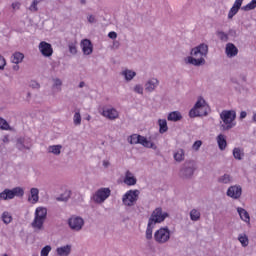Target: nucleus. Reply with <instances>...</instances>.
I'll list each match as a JSON object with an SVG mask.
<instances>
[{
	"label": "nucleus",
	"mask_w": 256,
	"mask_h": 256,
	"mask_svg": "<svg viewBox=\"0 0 256 256\" xmlns=\"http://www.w3.org/2000/svg\"><path fill=\"white\" fill-rule=\"evenodd\" d=\"M13 71H19V65H17V64L14 65V66H13Z\"/></svg>",
	"instance_id": "nucleus-61"
},
{
	"label": "nucleus",
	"mask_w": 256,
	"mask_h": 256,
	"mask_svg": "<svg viewBox=\"0 0 256 256\" xmlns=\"http://www.w3.org/2000/svg\"><path fill=\"white\" fill-rule=\"evenodd\" d=\"M32 89H41V84H39L37 81L32 80L29 85Z\"/></svg>",
	"instance_id": "nucleus-49"
},
{
	"label": "nucleus",
	"mask_w": 256,
	"mask_h": 256,
	"mask_svg": "<svg viewBox=\"0 0 256 256\" xmlns=\"http://www.w3.org/2000/svg\"><path fill=\"white\" fill-rule=\"evenodd\" d=\"M88 23H97V19L94 15H88L87 17Z\"/></svg>",
	"instance_id": "nucleus-52"
},
{
	"label": "nucleus",
	"mask_w": 256,
	"mask_h": 256,
	"mask_svg": "<svg viewBox=\"0 0 256 256\" xmlns=\"http://www.w3.org/2000/svg\"><path fill=\"white\" fill-rule=\"evenodd\" d=\"M108 37L110 39H117V32H109Z\"/></svg>",
	"instance_id": "nucleus-55"
},
{
	"label": "nucleus",
	"mask_w": 256,
	"mask_h": 256,
	"mask_svg": "<svg viewBox=\"0 0 256 256\" xmlns=\"http://www.w3.org/2000/svg\"><path fill=\"white\" fill-rule=\"evenodd\" d=\"M233 157L237 161H242L243 157H245V151L243 148L236 147L233 149Z\"/></svg>",
	"instance_id": "nucleus-26"
},
{
	"label": "nucleus",
	"mask_w": 256,
	"mask_h": 256,
	"mask_svg": "<svg viewBox=\"0 0 256 256\" xmlns=\"http://www.w3.org/2000/svg\"><path fill=\"white\" fill-rule=\"evenodd\" d=\"M47 219V208L38 207L35 211L34 220L31 222V227L34 233L45 231V220Z\"/></svg>",
	"instance_id": "nucleus-2"
},
{
	"label": "nucleus",
	"mask_w": 256,
	"mask_h": 256,
	"mask_svg": "<svg viewBox=\"0 0 256 256\" xmlns=\"http://www.w3.org/2000/svg\"><path fill=\"white\" fill-rule=\"evenodd\" d=\"M146 140H147V138L145 136L140 135L138 145H144Z\"/></svg>",
	"instance_id": "nucleus-54"
},
{
	"label": "nucleus",
	"mask_w": 256,
	"mask_h": 256,
	"mask_svg": "<svg viewBox=\"0 0 256 256\" xmlns=\"http://www.w3.org/2000/svg\"><path fill=\"white\" fill-rule=\"evenodd\" d=\"M56 253H57V255H60V256L70 255L71 254V245H66V246L57 248Z\"/></svg>",
	"instance_id": "nucleus-27"
},
{
	"label": "nucleus",
	"mask_w": 256,
	"mask_h": 256,
	"mask_svg": "<svg viewBox=\"0 0 256 256\" xmlns=\"http://www.w3.org/2000/svg\"><path fill=\"white\" fill-rule=\"evenodd\" d=\"M103 117L106 119H110V121H115V119H119V112L115 108H106L102 111Z\"/></svg>",
	"instance_id": "nucleus-15"
},
{
	"label": "nucleus",
	"mask_w": 256,
	"mask_h": 256,
	"mask_svg": "<svg viewBox=\"0 0 256 256\" xmlns=\"http://www.w3.org/2000/svg\"><path fill=\"white\" fill-rule=\"evenodd\" d=\"M209 53V45L202 43L198 46L194 47L190 51V55L185 58L186 65H193L194 67H203L207 61L205 57H207Z\"/></svg>",
	"instance_id": "nucleus-1"
},
{
	"label": "nucleus",
	"mask_w": 256,
	"mask_h": 256,
	"mask_svg": "<svg viewBox=\"0 0 256 256\" xmlns=\"http://www.w3.org/2000/svg\"><path fill=\"white\" fill-rule=\"evenodd\" d=\"M197 171V163L194 160H187L180 169L179 176L181 179H191Z\"/></svg>",
	"instance_id": "nucleus-5"
},
{
	"label": "nucleus",
	"mask_w": 256,
	"mask_h": 256,
	"mask_svg": "<svg viewBox=\"0 0 256 256\" xmlns=\"http://www.w3.org/2000/svg\"><path fill=\"white\" fill-rule=\"evenodd\" d=\"M201 145H203L201 140L195 141L192 145V149H194V151H199V149H201Z\"/></svg>",
	"instance_id": "nucleus-47"
},
{
	"label": "nucleus",
	"mask_w": 256,
	"mask_h": 256,
	"mask_svg": "<svg viewBox=\"0 0 256 256\" xmlns=\"http://www.w3.org/2000/svg\"><path fill=\"white\" fill-rule=\"evenodd\" d=\"M174 160L177 163H181L182 161H185V150L183 149H178L175 153H174Z\"/></svg>",
	"instance_id": "nucleus-31"
},
{
	"label": "nucleus",
	"mask_w": 256,
	"mask_h": 256,
	"mask_svg": "<svg viewBox=\"0 0 256 256\" xmlns=\"http://www.w3.org/2000/svg\"><path fill=\"white\" fill-rule=\"evenodd\" d=\"M121 47V43L119 41H114L112 45V49H119Z\"/></svg>",
	"instance_id": "nucleus-56"
},
{
	"label": "nucleus",
	"mask_w": 256,
	"mask_h": 256,
	"mask_svg": "<svg viewBox=\"0 0 256 256\" xmlns=\"http://www.w3.org/2000/svg\"><path fill=\"white\" fill-rule=\"evenodd\" d=\"M124 183L126 185H137V178H135L133 176V173H131V171H127L126 172V176H125V179H124Z\"/></svg>",
	"instance_id": "nucleus-23"
},
{
	"label": "nucleus",
	"mask_w": 256,
	"mask_h": 256,
	"mask_svg": "<svg viewBox=\"0 0 256 256\" xmlns=\"http://www.w3.org/2000/svg\"><path fill=\"white\" fill-rule=\"evenodd\" d=\"M25 190L21 187H15L11 189H5L0 193V201H8L9 199H15V197H23Z\"/></svg>",
	"instance_id": "nucleus-7"
},
{
	"label": "nucleus",
	"mask_w": 256,
	"mask_h": 256,
	"mask_svg": "<svg viewBox=\"0 0 256 256\" xmlns=\"http://www.w3.org/2000/svg\"><path fill=\"white\" fill-rule=\"evenodd\" d=\"M153 229H155V224L148 221L147 229H146V239H153Z\"/></svg>",
	"instance_id": "nucleus-33"
},
{
	"label": "nucleus",
	"mask_w": 256,
	"mask_h": 256,
	"mask_svg": "<svg viewBox=\"0 0 256 256\" xmlns=\"http://www.w3.org/2000/svg\"><path fill=\"white\" fill-rule=\"evenodd\" d=\"M81 5H87V0H80Z\"/></svg>",
	"instance_id": "nucleus-63"
},
{
	"label": "nucleus",
	"mask_w": 256,
	"mask_h": 256,
	"mask_svg": "<svg viewBox=\"0 0 256 256\" xmlns=\"http://www.w3.org/2000/svg\"><path fill=\"white\" fill-rule=\"evenodd\" d=\"M239 13V8H235V6H232V8L228 12V19H233L234 16Z\"/></svg>",
	"instance_id": "nucleus-43"
},
{
	"label": "nucleus",
	"mask_w": 256,
	"mask_h": 256,
	"mask_svg": "<svg viewBox=\"0 0 256 256\" xmlns=\"http://www.w3.org/2000/svg\"><path fill=\"white\" fill-rule=\"evenodd\" d=\"M56 201H67V198H63V196H59L56 198Z\"/></svg>",
	"instance_id": "nucleus-58"
},
{
	"label": "nucleus",
	"mask_w": 256,
	"mask_h": 256,
	"mask_svg": "<svg viewBox=\"0 0 256 256\" xmlns=\"http://www.w3.org/2000/svg\"><path fill=\"white\" fill-rule=\"evenodd\" d=\"M158 86L159 80L157 78H151L145 84V91H147V93H153Z\"/></svg>",
	"instance_id": "nucleus-17"
},
{
	"label": "nucleus",
	"mask_w": 256,
	"mask_h": 256,
	"mask_svg": "<svg viewBox=\"0 0 256 256\" xmlns=\"http://www.w3.org/2000/svg\"><path fill=\"white\" fill-rule=\"evenodd\" d=\"M243 5V0H235L233 7H235L236 9H241V6Z\"/></svg>",
	"instance_id": "nucleus-51"
},
{
	"label": "nucleus",
	"mask_w": 256,
	"mask_h": 256,
	"mask_svg": "<svg viewBox=\"0 0 256 256\" xmlns=\"http://www.w3.org/2000/svg\"><path fill=\"white\" fill-rule=\"evenodd\" d=\"M190 219L191 221H199L201 219V212L197 209H192L190 211Z\"/></svg>",
	"instance_id": "nucleus-35"
},
{
	"label": "nucleus",
	"mask_w": 256,
	"mask_h": 256,
	"mask_svg": "<svg viewBox=\"0 0 256 256\" xmlns=\"http://www.w3.org/2000/svg\"><path fill=\"white\" fill-rule=\"evenodd\" d=\"M111 165V163H109V161H103V166L105 167V168H107V167H109Z\"/></svg>",
	"instance_id": "nucleus-60"
},
{
	"label": "nucleus",
	"mask_w": 256,
	"mask_h": 256,
	"mask_svg": "<svg viewBox=\"0 0 256 256\" xmlns=\"http://www.w3.org/2000/svg\"><path fill=\"white\" fill-rule=\"evenodd\" d=\"M167 119H168V121L177 122V121H181V119H183V115H181V112H179V111H173L168 114Z\"/></svg>",
	"instance_id": "nucleus-28"
},
{
	"label": "nucleus",
	"mask_w": 256,
	"mask_h": 256,
	"mask_svg": "<svg viewBox=\"0 0 256 256\" xmlns=\"http://www.w3.org/2000/svg\"><path fill=\"white\" fill-rule=\"evenodd\" d=\"M79 87H80V89H83V87H85V82H80Z\"/></svg>",
	"instance_id": "nucleus-62"
},
{
	"label": "nucleus",
	"mask_w": 256,
	"mask_h": 256,
	"mask_svg": "<svg viewBox=\"0 0 256 256\" xmlns=\"http://www.w3.org/2000/svg\"><path fill=\"white\" fill-rule=\"evenodd\" d=\"M141 192L139 190H129L123 195L122 202L127 207H133L135 203H137V200L139 199V194Z\"/></svg>",
	"instance_id": "nucleus-11"
},
{
	"label": "nucleus",
	"mask_w": 256,
	"mask_h": 256,
	"mask_svg": "<svg viewBox=\"0 0 256 256\" xmlns=\"http://www.w3.org/2000/svg\"><path fill=\"white\" fill-rule=\"evenodd\" d=\"M23 59H25V55L21 52H15L11 56V62L14 63L15 65H19V63H22Z\"/></svg>",
	"instance_id": "nucleus-25"
},
{
	"label": "nucleus",
	"mask_w": 256,
	"mask_h": 256,
	"mask_svg": "<svg viewBox=\"0 0 256 256\" xmlns=\"http://www.w3.org/2000/svg\"><path fill=\"white\" fill-rule=\"evenodd\" d=\"M52 81H53L52 91L54 93L61 92V87L63 86V81H61V79H59V78H53Z\"/></svg>",
	"instance_id": "nucleus-29"
},
{
	"label": "nucleus",
	"mask_w": 256,
	"mask_h": 256,
	"mask_svg": "<svg viewBox=\"0 0 256 256\" xmlns=\"http://www.w3.org/2000/svg\"><path fill=\"white\" fill-rule=\"evenodd\" d=\"M73 121H74V125H81V113L80 112H76L74 114Z\"/></svg>",
	"instance_id": "nucleus-45"
},
{
	"label": "nucleus",
	"mask_w": 256,
	"mask_h": 256,
	"mask_svg": "<svg viewBox=\"0 0 256 256\" xmlns=\"http://www.w3.org/2000/svg\"><path fill=\"white\" fill-rule=\"evenodd\" d=\"M141 135L139 134H132L128 136L127 141L130 145H139V138Z\"/></svg>",
	"instance_id": "nucleus-34"
},
{
	"label": "nucleus",
	"mask_w": 256,
	"mask_h": 256,
	"mask_svg": "<svg viewBox=\"0 0 256 256\" xmlns=\"http://www.w3.org/2000/svg\"><path fill=\"white\" fill-rule=\"evenodd\" d=\"M142 147H146V149H154L157 150V145H155V143L146 140V142H144V144L142 145Z\"/></svg>",
	"instance_id": "nucleus-44"
},
{
	"label": "nucleus",
	"mask_w": 256,
	"mask_h": 256,
	"mask_svg": "<svg viewBox=\"0 0 256 256\" xmlns=\"http://www.w3.org/2000/svg\"><path fill=\"white\" fill-rule=\"evenodd\" d=\"M226 195L227 197H231V199H241V195H243V188L239 185L230 186Z\"/></svg>",
	"instance_id": "nucleus-13"
},
{
	"label": "nucleus",
	"mask_w": 256,
	"mask_h": 256,
	"mask_svg": "<svg viewBox=\"0 0 256 256\" xmlns=\"http://www.w3.org/2000/svg\"><path fill=\"white\" fill-rule=\"evenodd\" d=\"M209 106H207V102L203 97H198L197 102L195 103L194 107L190 110L189 116L191 118L194 117H207L209 112L207 111Z\"/></svg>",
	"instance_id": "nucleus-4"
},
{
	"label": "nucleus",
	"mask_w": 256,
	"mask_h": 256,
	"mask_svg": "<svg viewBox=\"0 0 256 256\" xmlns=\"http://www.w3.org/2000/svg\"><path fill=\"white\" fill-rule=\"evenodd\" d=\"M238 241L241 243L242 247H247L249 245V238L246 234H240L238 236Z\"/></svg>",
	"instance_id": "nucleus-36"
},
{
	"label": "nucleus",
	"mask_w": 256,
	"mask_h": 256,
	"mask_svg": "<svg viewBox=\"0 0 256 256\" xmlns=\"http://www.w3.org/2000/svg\"><path fill=\"white\" fill-rule=\"evenodd\" d=\"M217 37H219L220 41L227 42L229 41V35L223 31H217L216 32Z\"/></svg>",
	"instance_id": "nucleus-42"
},
{
	"label": "nucleus",
	"mask_w": 256,
	"mask_h": 256,
	"mask_svg": "<svg viewBox=\"0 0 256 256\" xmlns=\"http://www.w3.org/2000/svg\"><path fill=\"white\" fill-rule=\"evenodd\" d=\"M2 220L6 225H9V223H11V221H13V216H11V214L9 212H4L2 214Z\"/></svg>",
	"instance_id": "nucleus-38"
},
{
	"label": "nucleus",
	"mask_w": 256,
	"mask_h": 256,
	"mask_svg": "<svg viewBox=\"0 0 256 256\" xmlns=\"http://www.w3.org/2000/svg\"><path fill=\"white\" fill-rule=\"evenodd\" d=\"M237 213L239 214L240 219L242 221H245V223H250L251 217L249 216V212H247V210H245V208L238 207Z\"/></svg>",
	"instance_id": "nucleus-20"
},
{
	"label": "nucleus",
	"mask_w": 256,
	"mask_h": 256,
	"mask_svg": "<svg viewBox=\"0 0 256 256\" xmlns=\"http://www.w3.org/2000/svg\"><path fill=\"white\" fill-rule=\"evenodd\" d=\"M109 197H111L110 188H99L91 196V201H93L94 203H97L98 205H102V203H105V201H107Z\"/></svg>",
	"instance_id": "nucleus-6"
},
{
	"label": "nucleus",
	"mask_w": 256,
	"mask_h": 256,
	"mask_svg": "<svg viewBox=\"0 0 256 256\" xmlns=\"http://www.w3.org/2000/svg\"><path fill=\"white\" fill-rule=\"evenodd\" d=\"M50 252H51V246L47 245L44 248H42L40 256H49Z\"/></svg>",
	"instance_id": "nucleus-46"
},
{
	"label": "nucleus",
	"mask_w": 256,
	"mask_h": 256,
	"mask_svg": "<svg viewBox=\"0 0 256 256\" xmlns=\"http://www.w3.org/2000/svg\"><path fill=\"white\" fill-rule=\"evenodd\" d=\"M220 131H231L235 127V119H237V112L235 110H223L220 113Z\"/></svg>",
	"instance_id": "nucleus-3"
},
{
	"label": "nucleus",
	"mask_w": 256,
	"mask_h": 256,
	"mask_svg": "<svg viewBox=\"0 0 256 256\" xmlns=\"http://www.w3.org/2000/svg\"><path fill=\"white\" fill-rule=\"evenodd\" d=\"M32 146L31 138L29 137H19L16 139V148L18 151H23L24 149L30 151Z\"/></svg>",
	"instance_id": "nucleus-12"
},
{
	"label": "nucleus",
	"mask_w": 256,
	"mask_h": 256,
	"mask_svg": "<svg viewBox=\"0 0 256 256\" xmlns=\"http://www.w3.org/2000/svg\"><path fill=\"white\" fill-rule=\"evenodd\" d=\"M2 141L3 143H9V136H4Z\"/></svg>",
	"instance_id": "nucleus-59"
},
{
	"label": "nucleus",
	"mask_w": 256,
	"mask_h": 256,
	"mask_svg": "<svg viewBox=\"0 0 256 256\" xmlns=\"http://www.w3.org/2000/svg\"><path fill=\"white\" fill-rule=\"evenodd\" d=\"M159 125V133L163 135V133H167L169 131V126H167V120L166 119H159L158 120Z\"/></svg>",
	"instance_id": "nucleus-30"
},
{
	"label": "nucleus",
	"mask_w": 256,
	"mask_h": 256,
	"mask_svg": "<svg viewBox=\"0 0 256 256\" xmlns=\"http://www.w3.org/2000/svg\"><path fill=\"white\" fill-rule=\"evenodd\" d=\"M245 117H247V112L242 111V112L240 113V119H245Z\"/></svg>",
	"instance_id": "nucleus-57"
},
{
	"label": "nucleus",
	"mask_w": 256,
	"mask_h": 256,
	"mask_svg": "<svg viewBox=\"0 0 256 256\" xmlns=\"http://www.w3.org/2000/svg\"><path fill=\"white\" fill-rule=\"evenodd\" d=\"M167 217H169V213L163 212V208L158 207L152 212L148 222L157 225V223H163Z\"/></svg>",
	"instance_id": "nucleus-9"
},
{
	"label": "nucleus",
	"mask_w": 256,
	"mask_h": 256,
	"mask_svg": "<svg viewBox=\"0 0 256 256\" xmlns=\"http://www.w3.org/2000/svg\"><path fill=\"white\" fill-rule=\"evenodd\" d=\"M61 149H63V145L57 144V145H51L47 148L48 153H52V155L59 156L61 155Z\"/></svg>",
	"instance_id": "nucleus-24"
},
{
	"label": "nucleus",
	"mask_w": 256,
	"mask_h": 256,
	"mask_svg": "<svg viewBox=\"0 0 256 256\" xmlns=\"http://www.w3.org/2000/svg\"><path fill=\"white\" fill-rule=\"evenodd\" d=\"M154 239L156 243H160V245H163V243H167L169 239H171V230H169V227H161L159 230H157L154 233Z\"/></svg>",
	"instance_id": "nucleus-8"
},
{
	"label": "nucleus",
	"mask_w": 256,
	"mask_h": 256,
	"mask_svg": "<svg viewBox=\"0 0 256 256\" xmlns=\"http://www.w3.org/2000/svg\"><path fill=\"white\" fill-rule=\"evenodd\" d=\"M43 0H33L32 4L29 7V11H32V13H36V11H39V8L37 5L41 3Z\"/></svg>",
	"instance_id": "nucleus-40"
},
{
	"label": "nucleus",
	"mask_w": 256,
	"mask_h": 256,
	"mask_svg": "<svg viewBox=\"0 0 256 256\" xmlns=\"http://www.w3.org/2000/svg\"><path fill=\"white\" fill-rule=\"evenodd\" d=\"M38 49L43 57H51L53 55V46H51V44H49L48 42H40Z\"/></svg>",
	"instance_id": "nucleus-14"
},
{
	"label": "nucleus",
	"mask_w": 256,
	"mask_h": 256,
	"mask_svg": "<svg viewBox=\"0 0 256 256\" xmlns=\"http://www.w3.org/2000/svg\"><path fill=\"white\" fill-rule=\"evenodd\" d=\"M217 181L220 185H231V183H233V176H231V174H223L218 177Z\"/></svg>",
	"instance_id": "nucleus-19"
},
{
	"label": "nucleus",
	"mask_w": 256,
	"mask_h": 256,
	"mask_svg": "<svg viewBox=\"0 0 256 256\" xmlns=\"http://www.w3.org/2000/svg\"><path fill=\"white\" fill-rule=\"evenodd\" d=\"M28 201H32L33 205L39 202V190L37 188L30 189V196L28 198Z\"/></svg>",
	"instance_id": "nucleus-22"
},
{
	"label": "nucleus",
	"mask_w": 256,
	"mask_h": 256,
	"mask_svg": "<svg viewBox=\"0 0 256 256\" xmlns=\"http://www.w3.org/2000/svg\"><path fill=\"white\" fill-rule=\"evenodd\" d=\"M216 139L220 151H225V149H227V139L225 135L219 134Z\"/></svg>",
	"instance_id": "nucleus-21"
},
{
	"label": "nucleus",
	"mask_w": 256,
	"mask_h": 256,
	"mask_svg": "<svg viewBox=\"0 0 256 256\" xmlns=\"http://www.w3.org/2000/svg\"><path fill=\"white\" fill-rule=\"evenodd\" d=\"M134 92L138 93V95H143V86L141 84L135 85Z\"/></svg>",
	"instance_id": "nucleus-48"
},
{
	"label": "nucleus",
	"mask_w": 256,
	"mask_h": 256,
	"mask_svg": "<svg viewBox=\"0 0 256 256\" xmlns=\"http://www.w3.org/2000/svg\"><path fill=\"white\" fill-rule=\"evenodd\" d=\"M242 11H253V9H256V0H252L247 5L243 6Z\"/></svg>",
	"instance_id": "nucleus-37"
},
{
	"label": "nucleus",
	"mask_w": 256,
	"mask_h": 256,
	"mask_svg": "<svg viewBox=\"0 0 256 256\" xmlns=\"http://www.w3.org/2000/svg\"><path fill=\"white\" fill-rule=\"evenodd\" d=\"M225 53L227 57L231 59L233 57H237V55L239 54V49L237 48V46H235V44L230 42L226 44Z\"/></svg>",
	"instance_id": "nucleus-16"
},
{
	"label": "nucleus",
	"mask_w": 256,
	"mask_h": 256,
	"mask_svg": "<svg viewBox=\"0 0 256 256\" xmlns=\"http://www.w3.org/2000/svg\"><path fill=\"white\" fill-rule=\"evenodd\" d=\"M5 65H7V61L5 60V57L0 55V71L5 69Z\"/></svg>",
	"instance_id": "nucleus-50"
},
{
	"label": "nucleus",
	"mask_w": 256,
	"mask_h": 256,
	"mask_svg": "<svg viewBox=\"0 0 256 256\" xmlns=\"http://www.w3.org/2000/svg\"><path fill=\"white\" fill-rule=\"evenodd\" d=\"M122 75L127 81H133V78L137 75V73L133 70L126 69L122 72Z\"/></svg>",
	"instance_id": "nucleus-32"
},
{
	"label": "nucleus",
	"mask_w": 256,
	"mask_h": 256,
	"mask_svg": "<svg viewBox=\"0 0 256 256\" xmlns=\"http://www.w3.org/2000/svg\"><path fill=\"white\" fill-rule=\"evenodd\" d=\"M68 226L71 229V231L79 232L85 227V220L81 216L72 215L68 219Z\"/></svg>",
	"instance_id": "nucleus-10"
},
{
	"label": "nucleus",
	"mask_w": 256,
	"mask_h": 256,
	"mask_svg": "<svg viewBox=\"0 0 256 256\" xmlns=\"http://www.w3.org/2000/svg\"><path fill=\"white\" fill-rule=\"evenodd\" d=\"M80 45L84 55H91V53H93V44L91 43V40L84 39L81 41Z\"/></svg>",
	"instance_id": "nucleus-18"
},
{
	"label": "nucleus",
	"mask_w": 256,
	"mask_h": 256,
	"mask_svg": "<svg viewBox=\"0 0 256 256\" xmlns=\"http://www.w3.org/2000/svg\"><path fill=\"white\" fill-rule=\"evenodd\" d=\"M0 129H2L3 131H9V129H11V126H9V123L7 122V120L1 117H0Z\"/></svg>",
	"instance_id": "nucleus-41"
},
{
	"label": "nucleus",
	"mask_w": 256,
	"mask_h": 256,
	"mask_svg": "<svg viewBox=\"0 0 256 256\" xmlns=\"http://www.w3.org/2000/svg\"><path fill=\"white\" fill-rule=\"evenodd\" d=\"M28 97H31V92H28Z\"/></svg>",
	"instance_id": "nucleus-64"
},
{
	"label": "nucleus",
	"mask_w": 256,
	"mask_h": 256,
	"mask_svg": "<svg viewBox=\"0 0 256 256\" xmlns=\"http://www.w3.org/2000/svg\"><path fill=\"white\" fill-rule=\"evenodd\" d=\"M12 9H21V3L20 2H13L12 3Z\"/></svg>",
	"instance_id": "nucleus-53"
},
{
	"label": "nucleus",
	"mask_w": 256,
	"mask_h": 256,
	"mask_svg": "<svg viewBox=\"0 0 256 256\" xmlns=\"http://www.w3.org/2000/svg\"><path fill=\"white\" fill-rule=\"evenodd\" d=\"M68 49L71 55H75L77 53V42H69Z\"/></svg>",
	"instance_id": "nucleus-39"
}]
</instances>
